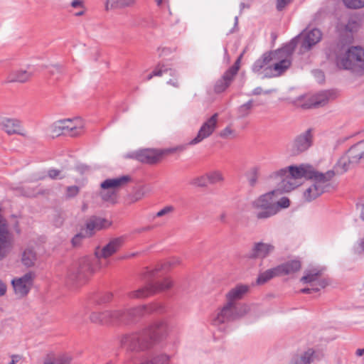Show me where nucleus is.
Wrapping results in <instances>:
<instances>
[{
    "label": "nucleus",
    "mask_w": 364,
    "mask_h": 364,
    "mask_svg": "<svg viewBox=\"0 0 364 364\" xmlns=\"http://www.w3.org/2000/svg\"><path fill=\"white\" fill-rule=\"evenodd\" d=\"M166 334V324L163 321H154L142 329L119 337L122 348L136 353L150 352Z\"/></svg>",
    "instance_id": "obj_1"
},
{
    "label": "nucleus",
    "mask_w": 364,
    "mask_h": 364,
    "mask_svg": "<svg viewBox=\"0 0 364 364\" xmlns=\"http://www.w3.org/2000/svg\"><path fill=\"white\" fill-rule=\"evenodd\" d=\"M299 36L292 39L284 47L264 53L252 65V70L258 73L264 69V77H278L291 65L290 57L293 53Z\"/></svg>",
    "instance_id": "obj_2"
},
{
    "label": "nucleus",
    "mask_w": 364,
    "mask_h": 364,
    "mask_svg": "<svg viewBox=\"0 0 364 364\" xmlns=\"http://www.w3.org/2000/svg\"><path fill=\"white\" fill-rule=\"evenodd\" d=\"M313 173L314 168L310 165L289 166L273 172L269 176V179L281 192H289L299 186L296 179L301 178L310 179Z\"/></svg>",
    "instance_id": "obj_3"
},
{
    "label": "nucleus",
    "mask_w": 364,
    "mask_h": 364,
    "mask_svg": "<svg viewBox=\"0 0 364 364\" xmlns=\"http://www.w3.org/2000/svg\"><path fill=\"white\" fill-rule=\"evenodd\" d=\"M336 64L341 69L364 74V49L359 46L348 48L343 55L336 57Z\"/></svg>",
    "instance_id": "obj_4"
},
{
    "label": "nucleus",
    "mask_w": 364,
    "mask_h": 364,
    "mask_svg": "<svg viewBox=\"0 0 364 364\" xmlns=\"http://www.w3.org/2000/svg\"><path fill=\"white\" fill-rule=\"evenodd\" d=\"M162 306L158 304L143 305L132 308L114 309V317L117 325H129L136 322L145 314L158 311Z\"/></svg>",
    "instance_id": "obj_5"
},
{
    "label": "nucleus",
    "mask_w": 364,
    "mask_h": 364,
    "mask_svg": "<svg viewBox=\"0 0 364 364\" xmlns=\"http://www.w3.org/2000/svg\"><path fill=\"white\" fill-rule=\"evenodd\" d=\"M277 192L282 193L278 187L252 201V207L256 211V218L258 220L267 219L277 213V207L274 198V195Z\"/></svg>",
    "instance_id": "obj_6"
},
{
    "label": "nucleus",
    "mask_w": 364,
    "mask_h": 364,
    "mask_svg": "<svg viewBox=\"0 0 364 364\" xmlns=\"http://www.w3.org/2000/svg\"><path fill=\"white\" fill-rule=\"evenodd\" d=\"M94 272L90 257L80 259L68 272L67 279L70 284H82Z\"/></svg>",
    "instance_id": "obj_7"
},
{
    "label": "nucleus",
    "mask_w": 364,
    "mask_h": 364,
    "mask_svg": "<svg viewBox=\"0 0 364 364\" xmlns=\"http://www.w3.org/2000/svg\"><path fill=\"white\" fill-rule=\"evenodd\" d=\"M14 236L7 220L0 214V260L11 252L14 247Z\"/></svg>",
    "instance_id": "obj_8"
},
{
    "label": "nucleus",
    "mask_w": 364,
    "mask_h": 364,
    "mask_svg": "<svg viewBox=\"0 0 364 364\" xmlns=\"http://www.w3.org/2000/svg\"><path fill=\"white\" fill-rule=\"evenodd\" d=\"M364 160V140L352 146L346 154L342 156L338 162V166H341L344 171L348 169L347 164H357L360 160Z\"/></svg>",
    "instance_id": "obj_9"
},
{
    "label": "nucleus",
    "mask_w": 364,
    "mask_h": 364,
    "mask_svg": "<svg viewBox=\"0 0 364 364\" xmlns=\"http://www.w3.org/2000/svg\"><path fill=\"white\" fill-rule=\"evenodd\" d=\"M312 143L313 135L311 129H309L294 138L290 144V153L291 155H299L308 150L311 146Z\"/></svg>",
    "instance_id": "obj_10"
},
{
    "label": "nucleus",
    "mask_w": 364,
    "mask_h": 364,
    "mask_svg": "<svg viewBox=\"0 0 364 364\" xmlns=\"http://www.w3.org/2000/svg\"><path fill=\"white\" fill-rule=\"evenodd\" d=\"M0 129L8 135L18 134L25 136L27 134L20 119L4 115H0Z\"/></svg>",
    "instance_id": "obj_11"
},
{
    "label": "nucleus",
    "mask_w": 364,
    "mask_h": 364,
    "mask_svg": "<svg viewBox=\"0 0 364 364\" xmlns=\"http://www.w3.org/2000/svg\"><path fill=\"white\" fill-rule=\"evenodd\" d=\"M35 277L33 272H28L21 277L15 278L12 280L11 283L14 292L18 297L23 298L28 294Z\"/></svg>",
    "instance_id": "obj_12"
},
{
    "label": "nucleus",
    "mask_w": 364,
    "mask_h": 364,
    "mask_svg": "<svg viewBox=\"0 0 364 364\" xmlns=\"http://www.w3.org/2000/svg\"><path fill=\"white\" fill-rule=\"evenodd\" d=\"M218 114L215 113L208 119L200 127L196 136L188 143L189 145H195L209 137L217 127Z\"/></svg>",
    "instance_id": "obj_13"
},
{
    "label": "nucleus",
    "mask_w": 364,
    "mask_h": 364,
    "mask_svg": "<svg viewBox=\"0 0 364 364\" xmlns=\"http://www.w3.org/2000/svg\"><path fill=\"white\" fill-rule=\"evenodd\" d=\"M45 177L44 171H36L31 176L29 182L26 186L28 189L27 196L30 197L37 196L44 192L43 180Z\"/></svg>",
    "instance_id": "obj_14"
},
{
    "label": "nucleus",
    "mask_w": 364,
    "mask_h": 364,
    "mask_svg": "<svg viewBox=\"0 0 364 364\" xmlns=\"http://www.w3.org/2000/svg\"><path fill=\"white\" fill-rule=\"evenodd\" d=\"M238 315L239 312L237 311L235 304L227 301L213 319V323L214 325H220L235 321L238 318Z\"/></svg>",
    "instance_id": "obj_15"
},
{
    "label": "nucleus",
    "mask_w": 364,
    "mask_h": 364,
    "mask_svg": "<svg viewBox=\"0 0 364 364\" xmlns=\"http://www.w3.org/2000/svg\"><path fill=\"white\" fill-rule=\"evenodd\" d=\"M165 151L155 149H145L135 153L134 158L144 164H154L161 159Z\"/></svg>",
    "instance_id": "obj_16"
},
{
    "label": "nucleus",
    "mask_w": 364,
    "mask_h": 364,
    "mask_svg": "<svg viewBox=\"0 0 364 364\" xmlns=\"http://www.w3.org/2000/svg\"><path fill=\"white\" fill-rule=\"evenodd\" d=\"M124 242V237L113 238L100 250L96 251L95 255L98 258H108L122 247Z\"/></svg>",
    "instance_id": "obj_17"
},
{
    "label": "nucleus",
    "mask_w": 364,
    "mask_h": 364,
    "mask_svg": "<svg viewBox=\"0 0 364 364\" xmlns=\"http://www.w3.org/2000/svg\"><path fill=\"white\" fill-rule=\"evenodd\" d=\"M311 180L316 186L322 189L323 193L328 191L331 188V181L335 176L333 171H328L326 173H321L314 168V173L311 174Z\"/></svg>",
    "instance_id": "obj_18"
},
{
    "label": "nucleus",
    "mask_w": 364,
    "mask_h": 364,
    "mask_svg": "<svg viewBox=\"0 0 364 364\" xmlns=\"http://www.w3.org/2000/svg\"><path fill=\"white\" fill-rule=\"evenodd\" d=\"M331 92L329 91H322L311 97L301 105L303 109H312L323 107L326 105L329 100Z\"/></svg>",
    "instance_id": "obj_19"
},
{
    "label": "nucleus",
    "mask_w": 364,
    "mask_h": 364,
    "mask_svg": "<svg viewBox=\"0 0 364 364\" xmlns=\"http://www.w3.org/2000/svg\"><path fill=\"white\" fill-rule=\"evenodd\" d=\"M274 250V247L272 244L258 242L254 243L251 250L248 254L250 259L265 258Z\"/></svg>",
    "instance_id": "obj_20"
},
{
    "label": "nucleus",
    "mask_w": 364,
    "mask_h": 364,
    "mask_svg": "<svg viewBox=\"0 0 364 364\" xmlns=\"http://www.w3.org/2000/svg\"><path fill=\"white\" fill-rule=\"evenodd\" d=\"M61 122L65 136L75 137L80 135L82 132L83 127L77 118L61 119Z\"/></svg>",
    "instance_id": "obj_21"
},
{
    "label": "nucleus",
    "mask_w": 364,
    "mask_h": 364,
    "mask_svg": "<svg viewBox=\"0 0 364 364\" xmlns=\"http://www.w3.org/2000/svg\"><path fill=\"white\" fill-rule=\"evenodd\" d=\"M237 73V68L230 67L223 75L221 79L218 80L214 87V90L217 93L225 91L231 84L235 76Z\"/></svg>",
    "instance_id": "obj_22"
},
{
    "label": "nucleus",
    "mask_w": 364,
    "mask_h": 364,
    "mask_svg": "<svg viewBox=\"0 0 364 364\" xmlns=\"http://www.w3.org/2000/svg\"><path fill=\"white\" fill-rule=\"evenodd\" d=\"M114 314V310L92 312L90 316V320L92 323L97 324H116Z\"/></svg>",
    "instance_id": "obj_23"
},
{
    "label": "nucleus",
    "mask_w": 364,
    "mask_h": 364,
    "mask_svg": "<svg viewBox=\"0 0 364 364\" xmlns=\"http://www.w3.org/2000/svg\"><path fill=\"white\" fill-rule=\"evenodd\" d=\"M132 180L131 177L128 175H124L118 178H107L100 184V188L103 190H114L122 187Z\"/></svg>",
    "instance_id": "obj_24"
},
{
    "label": "nucleus",
    "mask_w": 364,
    "mask_h": 364,
    "mask_svg": "<svg viewBox=\"0 0 364 364\" xmlns=\"http://www.w3.org/2000/svg\"><path fill=\"white\" fill-rule=\"evenodd\" d=\"M322 37V33L319 29L314 28L309 31L304 37L301 44V48L307 51L311 47L318 43Z\"/></svg>",
    "instance_id": "obj_25"
},
{
    "label": "nucleus",
    "mask_w": 364,
    "mask_h": 364,
    "mask_svg": "<svg viewBox=\"0 0 364 364\" xmlns=\"http://www.w3.org/2000/svg\"><path fill=\"white\" fill-rule=\"evenodd\" d=\"M316 358V352L312 348L308 349L301 355H294L288 364H311Z\"/></svg>",
    "instance_id": "obj_26"
},
{
    "label": "nucleus",
    "mask_w": 364,
    "mask_h": 364,
    "mask_svg": "<svg viewBox=\"0 0 364 364\" xmlns=\"http://www.w3.org/2000/svg\"><path fill=\"white\" fill-rule=\"evenodd\" d=\"M280 275H288L300 270L301 264L299 260L293 259L277 266Z\"/></svg>",
    "instance_id": "obj_27"
},
{
    "label": "nucleus",
    "mask_w": 364,
    "mask_h": 364,
    "mask_svg": "<svg viewBox=\"0 0 364 364\" xmlns=\"http://www.w3.org/2000/svg\"><path fill=\"white\" fill-rule=\"evenodd\" d=\"M154 294L167 291L173 287V281L170 277H164L162 279L150 282Z\"/></svg>",
    "instance_id": "obj_28"
},
{
    "label": "nucleus",
    "mask_w": 364,
    "mask_h": 364,
    "mask_svg": "<svg viewBox=\"0 0 364 364\" xmlns=\"http://www.w3.org/2000/svg\"><path fill=\"white\" fill-rule=\"evenodd\" d=\"M248 289L249 287L247 285L236 286L235 288L230 290L226 294L227 301L230 302L232 304H235L234 301L242 299L247 292Z\"/></svg>",
    "instance_id": "obj_29"
},
{
    "label": "nucleus",
    "mask_w": 364,
    "mask_h": 364,
    "mask_svg": "<svg viewBox=\"0 0 364 364\" xmlns=\"http://www.w3.org/2000/svg\"><path fill=\"white\" fill-rule=\"evenodd\" d=\"M104 223H106L105 219L95 218L88 221L85 228L82 229L81 231H84V235L90 237L93 235L95 229L100 230L104 227Z\"/></svg>",
    "instance_id": "obj_30"
},
{
    "label": "nucleus",
    "mask_w": 364,
    "mask_h": 364,
    "mask_svg": "<svg viewBox=\"0 0 364 364\" xmlns=\"http://www.w3.org/2000/svg\"><path fill=\"white\" fill-rule=\"evenodd\" d=\"M321 275V271L309 270L301 278L300 281L304 284H310L311 286L318 287V277ZM322 279H321V280Z\"/></svg>",
    "instance_id": "obj_31"
},
{
    "label": "nucleus",
    "mask_w": 364,
    "mask_h": 364,
    "mask_svg": "<svg viewBox=\"0 0 364 364\" xmlns=\"http://www.w3.org/2000/svg\"><path fill=\"white\" fill-rule=\"evenodd\" d=\"M37 260V255L32 247H27L24 250L21 256L22 264L27 267H33Z\"/></svg>",
    "instance_id": "obj_32"
},
{
    "label": "nucleus",
    "mask_w": 364,
    "mask_h": 364,
    "mask_svg": "<svg viewBox=\"0 0 364 364\" xmlns=\"http://www.w3.org/2000/svg\"><path fill=\"white\" fill-rule=\"evenodd\" d=\"M154 294L151 283L136 290L129 292L128 296L130 299H144Z\"/></svg>",
    "instance_id": "obj_33"
},
{
    "label": "nucleus",
    "mask_w": 364,
    "mask_h": 364,
    "mask_svg": "<svg viewBox=\"0 0 364 364\" xmlns=\"http://www.w3.org/2000/svg\"><path fill=\"white\" fill-rule=\"evenodd\" d=\"M32 75L33 73L30 70H18L10 75L9 81L23 83L27 82Z\"/></svg>",
    "instance_id": "obj_34"
},
{
    "label": "nucleus",
    "mask_w": 364,
    "mask_h": 364,
    "mask_svg": "<svg viewBox=\"0 0 364 364\" xmlns=\"http://www.w3.org/2000/svg\"><path fill=\"white\" fill-rule=\"evenodd\" d=\"M71 358L64 353L55 354L50 353L47 354V364H70Z\"/></svg>",
    "instance_id": "obj_35"
},
{
    "label": "nucleus",
    "mask_w": 364,
    "mask_h": 364,
    "mask_svg": "<svg viewBox=\"0 0 364 364\" xmlns=\"http://www.w3.org/2000/svg\"><path fill=\"white\" fill-rule=\"evenodd\" d=\"M136 0H106V9H124L133 6Z\"/></svg>",
    "instance_id": "obj_36"
},
{
    "label": "nucleus",
    "mask_w": 364,
    "mask_h": 364,
    "mask_svg": "<svg viewBox=\"0 0 364 364\" xmlns=\"http://www.w3.org/2000/svg\"><path fill=\"white\" fill-rule=\"evenodd\" d=\"M279 276L281 275L277 266L274 268L269 269L264 271V272L259 274L257 279V282L258 284H263L268 282L269 280H270L271 279Z\"/></svg>",
    "instance_id": "obj_37"
},
{
    "label": "nucleus",
    "mask_w": 364,
    "mask_h": 364,
    "mask_svg": "<svg viewBox=\"0 0 364 364\" xmlns=\"http://www.w3.org/2000/svg\"><path fill=\"white\" fill-rule=\"evenodd\" d=\"M323 193L322 189L313 183L304 192V198L306 201L311 202Z\"/></svg>",
    "instance_id": "obj_38"
},
{
    "label": "nucleus",
    "mask_w": 364,
    "mask_h": 364,
    "mask_svg": "<svg viewBox=\"0 0 364 364\" xmlns=\"http://www.w3.org/2000/svg\"><path fill=\"white\" fill-rule=\"evenodd\" d=\"M259 176V168L258 166H253L246 172L245 176L250 187L253 188L256 186Z\"/></svg>",
    "instance_id": "obj_39"
},
{
    "label": "nucleus",
    "mask_w": 364,
    "mask_h": 364,
    "mask_svg": "<svg viewBox=\"0 0 364 364\" xmlns=\"http://www.w3.org/2000/svg\"><path fill=\"white\" fill-rule=\"evenodd\" d=\"M61 135H65L61 120L56 121L49 127V136L55 139Z\"/></svg>",
    "instance_id": "obj_40"
},
{
    "label": "nucleus",
    "mask_w": 364,
    "mask_h": 364,
    "mask_svg": "<svg viewBox=\"0 0 364 364\" xmlns=\"http://www.w3.org/2000/svg\"><path fill=\"white\" fill-rule=\"evenodd\" d=\"M47 73L50 75V80L56 81L63 73L62 68L58 64L47 65Z\"/></svg>",
    "instance_id": "obj_41"
},
{
    "label": "nucleus",
    "mask_w": 364,
    "mask_h": 364,
    "mask_svg": "<svg viewBox=\"0 0 364 364\" xmlns=\"http://www.w3.org/2000/svg\"><path fill=\"white\" fill-rule=\"evenodd\" d=\"M100 196L104 201L109 202L112 204L117 203V195L114 190H104L100 193Z\"/></svg>",
    "instance_id": "obj_42"
},
{
    "label": "nucleus",
    "mask_w": 364,
    "mask_h": 364,
    "mask_svg": "<svg viewBox=\"0 0 364 364\" xmlns=\"http://www.w3.org/2000/svg\"><path fill=\"white\" fill-rule=\"evenodd\" d=\"M358 26V23L353 20L348 21V23L345 26V32L346 33L347 40L349 43L353 40L352 33L357 30Z\"/></svg>",
    "instance_id": "obj_43"
},
{
    "label": "nucleus",
    "mask_w": 364,
    "mask_h": 364,
    "mask_svg": "<svg viewBox=\"0 0 364 364\" xmlns=\"http://www.w3.org/2000/svg\"><path fill=\"white\" fill-rule=\"evenodd\" d=\"M328 284L326 279L318 281V287L311 286V288H304L301 289V292L304 294H311L320 291L321 289L325 288Z\"/></svg>",
    "instance_id": "obj_44"
},
{
    "label": "nucleus",
    "mask_w": 364,
    "mask_h": 364,
    "mask_svg": "<svg viewBox=\"0 0 364 364\" xmlns=\"http://www.w3.org/2000/svg\"><path fill=\"white\" fill-rule=\"evenodd\" d=\"M70 5L73 8L78 9V11L74 14L75 16H81L85 14L86 8L82 0H73Z\"/></svg>",
    "instance_id": "obj_45"
},
{
    "label": "nucleus",
    "mask_w": 364,
    "mask_h": 364,
    "mask_svg": "<svg viewBox=\"0 0 364 364\" xmlns=\"http://www.w3.org/2000/svg\"><path fill=\"white\" fill-rule=\"evenodd\" d=\"M208 179V183L215 184L222 182L224 178L220 171H213L206 174Z\"/></svg>",
    "instance_id": "obj_46"
},
{
    "label": "nucleus",
    "mask_w": 364,
    "mask_h": 364,
    "mask_svg": "<svg viewBox=\"0 0 364 364\" xmlns=\"http://www.w3.org/2000/svg\"><path fill=\"white\" fill-rule=\"evenodd\" d=\"M253 106V100H250L238 108V113L241 117H247Z\"/></svg>",
    "instance_id": "obj_47"
},
{
    "label": "nucleus",
    "mask_w": 364,
    "mask_h": 364,
    "mask_svg": "<svg viewBox=\"0 0 364 364\" xmlns=\"http://www.w3.org/2000/svg\"><path fill=\"white\" fill-rule=\"evenodd\" d=\"M190 184L196 187H205L208 184V179L206 175L200 176L193 178Z\"/></svg>",
    "instance_id": "obj_48"
},
{
    "label": "nucleus",
    "mask_w": 364,
    "mask_h": 364,
    "mask_svg": "<svg viewBox=\"0 0 364 364\" xmlns=\"http://www.w3.org/2000/svg\"><path fill=\"white\" fill-rule=\"evenodd\" d=\"M346 7L349 9H361L364 7V0H343Z\"/></svg>",
    "instance_id": "obj_49"
},
{
    "label": "nucleus",
    "mask_w": 364,
    "mask_h": 364,
    "mask_svg": "<svg viewBox=\"0 0 364 364\" xmlns=\"http://www.w3.org/2000/svg\"><path fill=\"white\" fill-rule=\"evenodd\" d=\"M48 176L53 180L63 179L65 178V175L63 173L62 171L55 168H51L47 172Z\"/></svg>",
    "instance_id": "obj_50"
},
{
    "label": "nucleus",
    "mask_w": 364,
    "mask_h": 364,
    "mask_svg": "<svg viewBox=\"0 0 364 364\" xmlns=\"http://www.w3.org/2000/svg\"><path fill=\"white\" fill-rule=\"evenodd\" d=\"M275 204L277 207V213L279 211L281 208H287L289 206L290 201L289 199L287 197H282L279 200L276 201Z\"/></svg>",
    "instance_id": "obj_51"
},
{
    "label": "nucleus",
    "mask_w": 364,
    "mask_h": 364,
    "mask_svg": "<svg viewBox=\"0 0 364 364\" xmlns=\"http://www.w3.org/2000/svg\"><path fill=\"white\" fill-rule=\"evenodd\" d=\"M79 191H80L79 187L77 186H68V187H67V189H66V193H65L66 197L68 198H73L78 194Z\"/></svg>",
    "instance_id": "obj_52"
},
{
    "label": "nucleus",
    "mask_w": 364,
    "mask_h": 364,
    "mask_svg": "<svg viewBox=\"0 0 364 364\" xmlns=\"http://www.w3.org/2000/svg\"><path fill=\"white\" fill-rule=\"evenodd\" d=\"M144 193L142 189L137 190L133 195L128 196V199L131 203L136 202L144 197Z\"/></svg>",
    "instance_id": "obj_53"
},
{
    "label": "nucleus",
    "mask_w": 364,
    "mask_h": 364,
    "mask_svg": "<svg viewBox=\"0 0 364 364\" xmlns=\"http://www.w3.org/2000/svg\"><path fill=\"white\" fill-rule=\"evenodd\" d=\"M87 237L84 235V231H80L76 234L72 239V244L74 247H77L81 244L82 240Z\"/></svg>",
    "instance_id": "obj_54"
},
{
    "label": "nucleus",
    "mask_w": 364,
    "mask_h": 364,
    "mask_svg": "<svg viewBox=\"0 0 364 364\" xmlns=\"http://www.w3.org/2000/svg\"><path fill=\"white\" fill-rule=\"evenodd\" d=\"M235 137V131L232 130L230 127H226L224 129H223L220 133V136L223 139H228L230 136Z\"/></svg>",
    "instance_id": "obj_55"
},
{
    "label": "nucleus",
    "mask_w": 364,
    "mask_h": 364,
    "mask_svg": "<svg viewBox=\"0 0 364 364\" xmlns=\"http://www.w3.org/2000/svg\"><path fill=\"white\" fill-rule=\"evenodd\" d=\"M174 208L172 205H167L156 213V217H162L173 213Z\"/></svg>",
    "instance_id": "obj_56"
},
{
    "label": "nucleus",
    "mask_w": 364,
    "mask_h": 364,
    "mask_svg": "<svg viewBox=\"0 0 364 364\" xmlns=\"http://www.w3.org/2000/svg\"><path fill=\"white\" fill-rule=\"evenodd\" d=\"M168 71H171V70L168 69L165 66L157 67L154 70L152 71V75L160 77L162 76L164 73H167Z\"/></svg>",
    "instance_id": "obj_57"
},
{
    "label": "nucleus",
    "mask_w": 364,
    "mask_h": 364,
    "mask_svg": "<svg viewBox=\"0 0 364 364\" xmlns=\"http://www.w3.org/2000/svg\"><path fill=\"white\" fill-rule=\"evenodd\" d=\"M165 265L166 264L158 265L154 269L147 271L146 274L150 277H155L156 274L164 268Z\"/></svg>",
    "instance_id": "obj_58"
},
{
    "label": "nucleus",
    "mask_w": 364,
    "mask_h": 364,
    "mask_svg": "<svg viewBox=\"0 0 364 364\" xmlns=\"http://www.w3.org/2000/svg\"><path fill=\"white\" fill-rule=\"evenodd\" d=\"M291 1V0H277V9L279 11H282Z\"/></svg>",
    "instance_id": "obj_59"
},
{
    "label": "nucleus",
    "mask_w": 364,
    "mask_h": 364,
    "mask_svg": "<svg viewBox=\"0 0 364 364\" xmlns=\"http://www.w3.org/2000/svg\"><path fill=\"white\" fill-rule=\"evenodd\" d=\"M250 308L247 305L243 304L240 308H237V311L239 312L238 318L247 314Z\"/></svg>",
    "instance_id": "obj_60"
},
{
    "label": "nucleus",
    "mask_w": 364,
    "mask_h": 364,
    "mask_svg": "<svg viewBox=\"0 0 364 364\" xmlns=\"http://www.w3.org/2000/svg\"><path fill=\"white\" fill-rule=\"evenodd\" d=\"M272 92V90H268L263 91L262 87H257L255 88L252 90V95H261L262 93L268 95V94H270Z\"/></svg>",
    "instance_id": "obj_61"
},
{
    "label": "nucleus",
    "mask_w": 364,
    "mask_h": 364,
    "mask_svg": "<svg viewBox=\"0 0 364 364\" xmlns=\"http://www.w3.org/2000/svg\"><path fill=\"white\" fill-rule=\"evenodd\" d=\"M357 249L359 251H364V237L360 238L357 242Z\"/></svg>",
    "instance_id": "obj_62"
},
{
    "label": "nucleus",
    "mask_w": 364,
    "mask_h": 364,
    "mask_svg": "<svg viewBox=\"0 0 364 364\" xmlns=\"http://www.w3.org/2000/svg\"><path fill=\"white\" fill-rule=\"evenodd\" d=\"M167 83L168 85H172L173 87H179V82L178 81V80L176 79H170Z\"/></svg>",
    "instance_id": "obj_63"
},
{
    "label": "nucleus",
    "mask_w": 364,
    "mask_h": 364,
    "mask_svg": "<svg viewBox=\"0 0 364 364\" xmlns=\"http://www.w3.org/2000/svg\"><path fill=\"white\" fill-rule=\"evenodd\" d=\"M6 291V286L4 283L0 281V296H3L5 294Z\"/></svg>",
    "instance_id": "obj_64"
}]
</instances>
